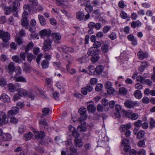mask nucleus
Returning <instances> with one entry per match:
<instances>
[{"instance_id":"obj_8","label":"nucleus","mask_w":155,"mask_h":155,"mask_svg":"<svg viewBox=\"0 0 155 155\" xmlns=\"http://www.w3.org/2000/svg\"><path fill=\"white\" fill-rule=\"evenodd\" d=\"M52 38L54 40L56 44H59L60 43V40L61 38V36L60 33H53L51 34Z\"/></svg>"},{"instance_id":"obj_45","label":"nucleus","mask_w":155,"mask_h":155,"mask_svg":"<svg viewBox=\"0 0 155 155\" xmlns=\"http://www.w3.org/2000/svg\"><path fill=\"white\" fill-rule=\"evenodd\" d=\"M27 60L29 62H31L33 59L34 58V56L31 53H27Z\"/></svg>"},{"instance_id":"obj_49","label":"nucleus","mask_w":155,"mask_h":155,"mask_svg":"<svg viewBox=\"0 0 155 155\" xmlns=\"http://www.w3.org/2000/svg\"><path fill=\"white\" fill-rule=\"evenodd\" d=\"M92 4L93 6L98 7L100 5V3L99 0H94L92 2Z\"/></svg>"},{"instance_id":"obj_62","label":"nucleus","mask_w":155,"mask_h":155,"mask_svg":"<svg viewBox=\"0 0 155 155\" xmlns=\"http://www.w3.org/2000/svg\"><path fill=\"white\" fill-rule=\"evenodd\" d=\"M137 80L138 81H140V83L143 84L144 81V78L143 76L139 75L137 77Z\"/></svg>"},{"instance_id":"obj_38","label":"nucleus","mask_w":155,"mask_h":155,"mask_svg":"<svg viewBox=\"0 0 155 155\" xmlns=\"http://www.w3.org/2000/svg\"><path fill=\"white\" fill-rule=\"evenodd\" d=\"M39 123L41 126L44 127L45 129H47L48 126L47 122L45 120L42 119L40 120H39Z\"/></svg>"},{"instance_id":"obj_48","label":"nucleus","mask_w":155,"mask_h":155,"mask_svg":"<svg viewBox=\"0 0 155 155\" xmlns=\"http://www.w3.org/2000/svg\"><path fill=\"white\" fill-rule=\"evenodd\" d=\"M12 58L15 62L16 63H20L21 62V60L18 56H13L12 57Z\"/></svg>"},{"instance_id":"obj_44","label":"nucleus","mask_w":155,"mask_h":155,"mask_svg":"<svg viewBox=\"0 0 155 155\" xmlns=\"http://www.w3.org/2000/svg\"><path fill=\"white\" fill-rule=\"evenodd\" d=\"M33 135L31 132H29L28 133L25 134L24 137L25 138V140H30L32 137Z\"/></svg>"},{"instance_id":"obj_43","label":"nucleus","mask_w":155,"mask_h":155,"mask_svg":"<svg viewBox=\"0 0 155 155\" xmlns=\"http://www.w3.org/2000/svg\"><path fill=\"white\" fill-rule=\"evenodd\" d=\"M87 58L85 56H82L81 58L77 59V60L80 64L84 63L86 62Z\"/></svg>"},{"instance_id":"obj_20","label":"nucleus","mask_w":155,"mask_h":155,"mask_svg":"<svg viewBox=\"0 0 155 155\" xmlns=\"http://www.w3.org/2000/svg\"><path fill=\"white\" fill-rule=\"evenodd\" d=\"M24 12L23 15H28L31 12L30 7L28 5H25L24 6Z\"/></svg>"},{"instance_id":"obj_36","label":"nucleus","mask_w":155,"mask_h":155,"mask_svg":"<svg viewBox=\"0 0 155 155\" xmlns=\"http://www.w3.org/2000/svg\"><path fill=\"white\" fill-rule=\"evenodd\" d=\"M12 11V9L11 7H6L4 8V12L7 15L10 14Z\"/></svg>"},{"instance_id":"obj_51","label":"nucleus","mask_w":155,"mask_h":155,"mask_svg":"<svg viewBox=\"0 0 155 155\" xmlns=\"http://www.w3.org/2000/svg\"><path fill=\"white\" fill-rule=\"evenodd\" d=\"M15 40L18 45H21L22 44V39L20 36H17L15 38Z\"/></svg>"},{"instance_id":"obj_7","label":"nucleus","mask_w":155,"mask_h":155,"mask_svg":"<svg viewBox=\"0 0 155 155\" xmlns=\"http://www.w3.org/2000/svg\"><path fill=\"white\" fill-rule=\"evenodd\" d=\"M125 106L129 108L134 107L135 106H138V104L137 101H132L129 100L126 101L124 103Z\"/></svg>"},{"instance_id":"obj_30","label":"nucleus","mask_w":155,"mask_h":155,"mask_svg":"<svg viewBox=\"0 0 155 155\" xmlns=\"http://www.w3.org/2000/svg\"><path fill=\"white\" fill-rule=\"evenodd\" d=\"M35 134L37 137L41 139L45 137V133L44 131H41L39 132H36Z\"/></svg>"},{"instance_id":"obj_55","label":"nucleus","mask_w":155,"mask_h":155,"mask_svg":"<svg viewBox=\"0 0 155 155\" xmlns=\"http://www.w3.org/2000/svg\"><path fill=\"white\" fill-rule=\"evenodd\" d=\"M10 119V123L13 124H16L18 123V120L16 118L14 117H8Z\"/></svg>"},{"instance_id":"obj_16","label":"nucleus","mask_w":155,"mask_h":155,"mask_svg":"<svg viewBox=\"0 0 155 155\" xmlns=\"http://www.w3.org/2000/svg\"><path fill=\"white\" fill-rule=\"evenodd\" d=\"M0 98L1 100L5 103H9L10 101L9 97L5 94H2Z\"/></svg>"},{"instance_id":"obj_40","label":"nucleus","mask_w":155,"mask_h":155,"mask_svg":"<svg viewBox=\"0 0 155 155\" xmlns=\"http://www.w3.org/2000/svg\"><path fill=\"white\" fill-rule=\"evenodd\" d=\"M18 94L20 96H25L27 95L26 91L22 88H20L18 90Z\"/></svg>"},{"instance_id":"obj_64","label":"nucleus","mask_w":155,"mask_h":155,"mask_svg":"<svg viewBox=\"0 0 155 155\" xmlns=\"http://www.w3.org/2000/svg\"><path fill=\"white\" fill-rule=\"evenodd\" d=\"M55 85L56 86L60 89L63 88L64 86V84L59 82L56 83Z\"/></svg>"},{"instance_id":"obj_9","label":"nucleus","mask_w":155,"mask_h":155,"mask_svg":"<svg viewBox=\"0 0 155 155\" xmlns=\"http://www.w3.org/2000/svg\"><path fill=\"white\" fill-rule=\"evenodd\" d=\"M79 137L80 134H79L78 136H77V137H74L75 138L74 139L75 144L76 147H82L83 144L82 139L79 138Z\"/></svg>"},{"instance_id":"obj_42","label":"nucleus","mask_w":155,"mask_h":155,"mask_svg":"<svg viewBox=\"0 0 155 155\" xmlns=\"http://www.w3.org/2000/svg\"><path fill=\"white\" fill-rule=\"evenodd\" d=\"M19 4V2L18 1L16 0H15L13 2L12 5L13 10H17Z\"/></svg>"},{"instance_id":"obj_5","label":"nucleus","mask_w":155,"mask_h":155,"mask_svg":"<svg viewBox=\"0 0 155 155\" xmlns=\"http://www.w3.org/2000/svg\"><path fill=\"white\" fill-rule=\"evenodd\" d=\"M51 34V31L49 29H45L40 31V36L41 38L45 39L46 37L49 36Z\"/></svg>"},{"instance_id":"obj_50","label":"nucleus","mask_w":155,"mask_h":155,"mask_svg":"<svg viewBox=\"0 0 155 155\" xmlns=\"http://www.w3.org/2000/svg\"><path fill=\"white\" fill-rule=\"evenodd\" d=\"M86 11L89 13L91 12L93 10V7L92 5H88L85 8Z\"/></svg>"},{"instance_id":"obj_10","label":"nucleus","mask_w":155,"mask_h":155,"mask_svg":"<svg viewBox=\"0 0 155 155\" xmlns=\"http://www.w3.org/2000/svg\"><path fill=\"white\" fill-rule=\"evenodd\" d=\"M68 128L70 132L71 133V134L74 137H77V136H78L79 134L77 132L76 129L75 127L70 125L68 126Z\"/></svg>"},{"instance_id":"obj_4","label":"nucleus","mask_w":155,"mask_h":155,"mask_svg":"<svg viewBox=\"0 0 155 155\" xmlns=\"http://www.w3.org/2000/svg\"><path fill=\"white\" fill-rule=\"evenodd\" d=\"M6 114L4 112L0 113V125L6 124L8 122Z\"/></svg>"},{"instance_id":"obj_18","label":"nucleus","mask_w":155,"mask_h":155,"mask_svg":"<svg viewBox=\"0 0 155 155\" xmlns=\"http://www.w3.org/2000/svg\"><path fill=\"white\" fill-rule=\"evenodd\" d=\"M11 138V135L8 134H4L1 137V140L2 141H9Z\"/></svg>"},{"instance_id":"obj_37","label":"nucleus","mask_w":155,"mask_h":155,"mask_svg":"<svg viewBox=\"0 0 155 155\" xmlns=\"http://www.w3.org/2000/svg\"><path fill=\"white\" fill-rule=\"evenodd\" d=\"M145 134V132L142 130H141L138 132L137 134V138L139 139H140L143 138Z\"/></svg>"},{"instance_id":"obj_61","label":"nucleus","mask_w":155,"mask_h":155,"mask_svg":"<svg viewBox=\"0 0 155 155\" xmlns=\"http://www.w3.org/2000/svg\"><path fill=\"white\" fill-rule=\"evenodd\" d=\"M109 37L111 40H114L117 37V35L114 32H112L109 36Z\"/></svg>"},{"instance_id":"obj_14","label":"nucleus","mask_w":155,"mask_h":155,"mask_svg":"<svg viewBox=\"0 0 155 155\" xmlns=\"http://www.w3.org/2000/svg\"><path fill=\"white\" fill-rule=\"evenodd\" d=\"M1 38L4 42H7L10 38V34L7 32H4Z\"/></svg>"},{"instance_id":"obj_13","label":"nucleus","mask_w":155,"mask_h":155,"mask_svg":"<svg viewBox=\"0 0 155 155\" xmlns=\"http://www.w3.org/2000/svg\"><path fill=\"white\" fill-rule=\"evenodd\" d=\"M18 109L16 107L13 108L8 111V117H13V115L16 114L18 112Z\"/></svg>"},{"instance_id":"obj_34","label":"nucleus","mask_w":155,"mask_h":155,"mask_svg":"<svg viewBox=\"0 0 155 155\" xmlns=\"http://www.w3.org/2000/svg\"><path fill=\"white\" fill-rule=\"evenodd\" d=\"M38 17L41 24L43 26L45 25L46 21L44 17L41 15H39L38 16Z\"/></svg>"},{"instance_id":"obj_60","label":"nucleus","mask_w":155,"mask_h":155,"mask_svg":"<svg viewBox=\"0 0 155 155\" xmlns=\"http://www.w3.org/2000/svg\"><path fill=\"white\" fill-rule=\"evenodd\" d=\"M43 56V54L41 53L39 54L37 56L36 59V61L38 64H40V61Z\"/></svg>"},{"instance_id":"obj_41","label":"nucleus","mask_w":155,"mask_h":155,"mask_svg":"<svg viewBox=\"0 0 155 155\" xmlns=\"http://www.w3.org/2000/svg\"><path fill=\"white\" fill-rule=\"evenodd\" d=\"M8 90L11 92H13L15 91V88L14 85L12 83H9L8 85Z\"/></svg>"},{"instance_id":"obj_56","label":"nucleus","mask_w":155,"mask_h":155,"mask_svg":"<svg viewBox=\"0 0 155 155\" xmlns=\"http://www.w3.org/2000/svg\"><path fill=\"white\" fill-rule=\"evenodd\" d=\"M35 150L40 153H43L44 151V150L43 148L40 146L36 147L35 148Z\"/></svg>"},{"instance_id":"obj_25","label":"nucleus","mask_w":155,"mask_h":155,"mask_svg":"<svg viewBox=\"0 0 155 155\" xmlns=\"http://www.w3.org/2000/svg\"><path fill=\"white\" fill-rule=\"evenodd\" d=\"M95 68L94 66L93 65H90L87 68V70L89 71L88 74L89 75H92L93 74H95Z\"/></svg>"},{"instance_id":"obj_26","label":"nucleus","mask_w":155,"mask_h":155,"mask_svg":"<svg viewBox=\"0 0 155 155\" xmlns=\"http://www.w3.org/2000/svg\"><path fill=\"white\" fill-rule=\"evenodd\" d=\"M99 58V55L97 54L91 57V61L93 64H95L98 61Z\"/></svg>"},{"instance_id":"obj_53","label":"nucleus","mask_w":155,"mask_h":155,"mask_svg":"<svg viewBox=\"0 0 155 155\" xmlns=\"http://www.w3.org/2000/svg\"><path fill=\"white\" fill-rule=\"evenodd\" d=\"M120 16L123 19H126L129 17L126 13L124 11L121 12L120 14Z\"/></svg>"},{"instance_id":"obj_22","label":"nucleus","mask_w":155,"mask_h":155,"mask_svg":"<svg viewBox=\"0 0 155 155\" xmlns=\"http://www.w3.org/2000/svg\"><path fill=\"white\" fill-rule=\"evenodd\" d=\"M84 14L83 12L79 11L76 13L77 18L79 21H81L84 19Z\"/></svg>"},{"instance_id":"obj_29","label":"nucleus","mask_w":155,"mask_h":155,"mask_svg":"<svg viewBox=\"0 0 155 155\" xmlns=\"http://www.w3.org/2000/svg\"><path fill=\"white\" fill-rule=\"evenodd\" d=\"M96 109V107L92 104L89 105L87 107V109L88 111L91 113L94 112Z\"/></svg>"},{"instance_id":"obj_11","label":"nucleus","mask_w":155,"mask_h":155,"mask_svg":"<svg viewBox=\"0 0 155 155\" xmlns=\"http://www.w3.org/2000/svg\"><path fill=\"white\" fill-rule=\"evenodd\" d=\"M28 16L22 15V19L21 20V24L23 27H26V28L28 25Z\"/></svg>"},{"instance_id":"obj_3","label":"nucleus","mask_w":155,"mask_h":155,"mask_svg":"<svg viewBox=\"0 0 155 155\" xmlns=\"http://www.w3.org/2000/svg\"><path fill=\"white\" fill-rule=\"evenodd\" d=\"M52 43V40L49 38H47L45 40L43 43V46L42 49L44 51L49 50L51 47V44Z\"/></svg>"},{"instance_id":"obj_52","label":"nucleus","mask_w":155,"mask_h":155,"mask_svg":"<svg viewBox=\"0 0 155 155\" xmlns=\"http://www.w3.org/2000/svg\"><path fill=\"white\" fill-rule=\"evenodd\" d=\"M142 123V120H139L135 122L134 124L135 127H139L141 126Z\"/></svg>"},{"instance_id":"obj_31","label":"nucleus","mask_w":155,"mask_h":155,"mask_svg":"<svg viewBox=\"0 0 155 155\" xmlns=\"http://www.w3.org/2000/svg\"><path fill=\"white\" fill-rule=\"evenodd\" d=\"M141 23L139 21H133L132 22L131 26L133 28H135L136 27H138L141 25Z\"/></svg>"},{"instance_id":"obj_63","label":"nucleus","mask_w":155,"mask_h":155,"mask_svg":"<svg viewBox=\"0 0 155 155\" xmlns=\"http://www.w3.org/2000/svg\"><path fill=\"white\" fill-rule=\"evenodd\" d=\"M59 93L57 92H55L52 94V97L56 100H58L59 98Z\"/></svg>"},{"instance_id":"obj_59","label":"nucleus","mask_w":155,"mask_h":155,"mask_svg":"<svg viewBox=\"0 0 155 155\" xmlns=\"http://www.w3.org/2000/svg\"><path fill=\"white\" fill-rule=\"evenodd\" d=\"M17 108L18 109H21L24 106V104L22 102H18L16 104Z\"/></svg>"},{"instance_id":"obj_17","label":"nucleus","mask_w":155,"mask_h":155,"mask_svg":"<svg viewBox=\"0 0 155 155\" xmlns=\"http://www.w3.org/2000/svg\"><path fill=\"white\" fill-rule=\"evenodd\" d=\"M63 58L67 61L68 63L72 64L74 58L71 55L68 54H65V55H63Z\"/></svg>"},{"instance_id":"obj_12","label":"nucleus","mask_w":155,"mask_h":155,"mask_svg":"<svg viewBox=\"0 0 155 155\" xmlns=\"http://www.w3.org/2000/svg\"><path fill=\"white\" fill-rule=\"evenodd\" d=\"M148 64L146 62L143 61L141 62V66L138 68L139 73L141 74L145 68L149 66Z\"/></svg>"},{"instance_id":"obj_32","label":"nucleus","mask_w":155,"mask_h":155,"mask_svg":"<svg viewBox=\"0 0 155 155\" xmlns=\"http://www.w3.org/2000/svg\"><path fill=\"white\" fill-rule=\"evenodd\" d=\"M134 95L137 99H140L142 96V94L140 91L137 90L135 91L134 93Z\"/></svg>"},{"instance_id":"obj_57","label":"nucleus","mask_w":155,"mask_h":155,"mask_svg":"<svg viewBox=\"0 0 155 155\" xmlns=\"http://www.w3.org/2000/svg\"><path fill=\"white\" fill-rule=\"evenodd\" d=\"M150 126L151 128H154L155 127V120L153 118L151 117L150 118Z\"/></svg>"},{"instance_id":"obj_54","label":"nucleus","mask_w":155,"mask_h":155,"mask_svg":"<svg viewBox=\"0 0 155 155\" xmlns=\"http://www.w3.org/2000/svg\"><path fill=\"white\" fill-rule=\"evenodd\" d=\"M101 45V44L100 42L98 41H96L94 42L93 46L94 48H100Z\"/></svg>"},{"instance_id":"obj_33","label":"nucleus","mask_w":155,"mask_h":155,"mask_svg":"<svg viewBox=\"0 0 155 155\" xmlns=\"http://www.w3.org/2000/svg\"><path fill=\"white\" fill-rule=\"evenodd\" d=\"M14 80L17 81H21L23 82H26V81L25 78L22 76H14Z\"/></svg>"},{"instance_id":"obj_39","label":"nucleus","mask_w":155,"mask_h":155,"mask_svg":"<svg viewBox=\"0 0 155 155\" xmlns=\"http://www.w3.org/2000/svg\"><path fill=\"white\" fill-rule=\"evenodd\" d=\"M127 93V90L126 88L122 87L119 89V94L121 95H126Z\"/></svg>"},{"instance_id":"obj_21","label":"nucleus","mask_w":155,"mask_h":155,"mask_svg":"<svg viewBox=\"0 0 155 155\" xmlns=\"http://www.w3.org/2000/svg\"><path fill=\"white\" fill-rule=\"evenodd\" d=\"M34 46V45L32 41H30L27 46L25 48V52L27 53L29 50H31Z\"/></svg>"},{"instance_id":"obj_47","label":"nucleus","mask_w":155,"mask_h":155,"mask_svg":"<svg viewBox=\"0 0 155 155\" xmlns=\"http://www.w3.org/2000/svg\"><path fill=\"white\" fill-rule=\"evenodd\" d=\"M103 85L101 84H97L95 88L96 91L99 92L101 91L103 87Z\"/></svg>"},{"instance_id":"obj_1","label":"nucleus","mask_w":155,"mask_h":155,"mask_svg":"<svg viewBox=\"0 0 155 155\" xmlns=\"http://www.w3.org/2000/svg\"><path fill=\"white\" fill-rule=\"evenodd\" d=\"M79 112L81 114V117L79 119V121L81 124L86 125V123L85 122L84 120H86L87 118V115L86 114V108L83 107L80 108L79 110Z\"/></svg>"},{"instance_id":"obj_2","label":"nucleus","mask_w":155,"mask_h":155,"mask_svg":"<svg viewBox=\"0 0 155 155\" xmlns=\"http://www.w3.org/2000/svg\"><path fill=\"white\" fill-rule=\"evenodd\" d=\"M57 49L61 52L67 54L68 52H73L74 49L71 47H69L65 45H63L57 48Z\"/></svg>"},{"instance_id":"obj_27","label":"nucleus","mask_w":155,"mask_h":155,"mask_svg":"<svg viewBox=\"0 0 155 155\" xmlns=\"http://www.w3.org/2000/svg\"><path fill=\"white\" fill-rule=\"evenodd\" d=\"M78 3L81 4V6L84 5L85 7L90 4V1L89 0H78Z\"/></svg>"},{"instance_id":"obj_6","label":"nucleus","mask_w":155,"mask_h":155,"mask_svg":"<svg viewBox=\"0 0 155 155\" xmlns=\"http://www.w3.org/2000/svg\"><path fill=\"white\" fill-rule=\"evenodd\" d=\"M107 96L114 95L115 93V91L112 87V83L110 81H107Z\"/></svg>"},{"instance_id":"obj_19","label":"nucleus","mask_w":155,"mask_h":155,"mask_svg":"<svg viewBox=\"0 0 155 155\" xmlns=\"http://www.w3.org/2000/svg\"><path fill=\"white\" fill-rule=\"evenodd\" d=\"M104 68L103 66L101 65L97 66L95 69V74L99 75L101 74L103 71Z\"/></svg>"},{"instance_id":"obj_58","label":"nucleus","mask_w":155,"mask_h":155,"mask_svg":"<svg viewBox=\"0 0 155 155\" xmlns=\"http://www.w3.org/2000/svg\"><path fill=\"white\" fill-rule=\"evenodd\" d=\"M7 84V81L4 78L0 79V85L2 86H4Z\"/></svg>"},{"instance_id":"obj_24","label":"nucleus","mask_w":155,"mask_h":155,"mask_svg":"<svg viewBox=\"0 0 155 155\" xmlns=\"http://www.w3.org/2000/svg\"><path fill=\"white\" fill-rule=\"evenodd\" d=\"M49 62L46 59H45L42 61L41 63V66L43 69L47 68L49 66Z\"/></svg>"},{"instance_id":"obj_28","label":"nucleus","mask_w":155,"mask_h":155,"mask_svg":"<svg viewBox=\"0 0 155 155\" xmlns=\"http://www.w3.org/2000/svg\"><path fill=\"white\" fill-rule=\"evenodd\" d=\"M15 67L14 63L11 62L9 64L8 67V69L9 70V72H13L15 71Z\"/></svg>"},{"instance_id":"obj_35","label":"nucleus","mask_w":155,"mask_h":155,"mask_svg":"<svg viewBox=\"0 0 155 155\" xmlns=\"http://www.w3.org/2000/svg\"><path fill=\"white\" fill-rule=\"evenodd\" d=\"M138 58L141 60L143 59L144 58L147 57V54L144 53L142 51H140L137 54Z\"/></svg>"},{"instance_id":"obj_23","label":"nucleus","mask_w":155,"mask_h":155,"mask_svg":"<svg viewBox=\"0 0 155 155\" xmlns=\"http://www.w3.org/2000/svg\"><path fill=\"white\" fill-rule=\"evenodd\" d=\"M131 125L130 124L121 125L120 127V129L121 131H124L125 130H128L131 127Z\"/></svg>"},{"instance_id":"obj_46","label":"nucleus","mask_w":155,"mask_h":155,"mask_svg":"<svg viewBox=\"0 0 155 155\" xmlns=\"http://www.w3.org/2000/svg\"><path fill=\"white\" fill-rule=\"evenodd\" d=\"M49 109L48 108H43L42 110V116L43 117L47 115L49 113Z\"/></svg>"},{"instance_id":"obj_15","label":"nucleus","mask_w":155,"mask_h":155,"mask_svg":"<svg viewBox=\"0 0 155 155\" xmlns=\"http://www.w3.org/2000/svg\"><path fill=\"white\" fill-rule=\"evenodd\" d=\"M97 54V50L94 47H91L88 50L87 54L89 56H92Z\"/></svg>"}]
</instances>
